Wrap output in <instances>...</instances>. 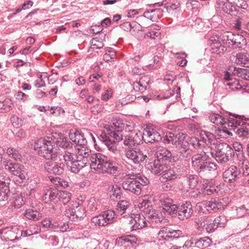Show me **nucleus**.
Instances as JSON below:
<instances>
[{
  "instance_id": "nucleus-1",
  "label": "nucleus",
  "mask_w": 249,
  "mask_h": 249,
  "mask_svg": "<svg viewBox=\"0 0 249 249\" xmlns=\"http://www.w3.org/2000/svg\"><path fill=\"white\" fill-rule=\"evenodd\" d=\"M87 164L90 165L92 172L114 175L119 168L113 164L107 157L101 153L92 154L90 149L79 150L76 152V160L68 166L72 173H77Z\"/></svg>"
},
{
  "instance_id": "nucleus-2",
  "label": "nucleus",
  "mask_w": 249,
  "mask_h": 249,
  "mask_svg": "<svg viewBox=\"0 0 249 249\" xmlns=\"http://www.w3.org/2000/svg\"><path fill=\"white\" fill-rule=\"evenodd\" d=\"M127 124L123 123V121L119 118H113L112 120V124H106L104 128L107 133L102 132L98 138L107 147L108 150L115 153L117 151V144L114 141H111L109 136L113 138L117 142L124 140V144L126 147L125 148H132L135 146V142L132 136L128 134H124L123 130Z\"/></svg>"
},
{
  "instance_id": "nucleus-3",
  "label": "nucleus",
  "mask_w": 249,
  "mask_h": 249,
  "mask_svg": "<svg viewBox=\"0 0 249 249\" xmlns=\"http://www.w3.org/2000/svg\"><path fill=\"white\" fill-rule=\"evenodd\" d=\"M235 118H226L217 113H213L209 116L210 121L218 126H220L223 131L229 135L231 133L228 128H237L236 133L239 137H247L249 135V119L243 120L240 116H234Z\"/></svg>"
},
{
  "instance_id": "nucleus-4",
  "label": "nucleus",
  "mask_w": 249,
  "mask_h": 249,
  "mask_svg": "<svg viewBox=\"0 0 249 249\" xmlns=\"http://www.w3.org/2000/svg\"><path fill=\"white\" fill-rule=\"evenodd\" d=\"M34 149L38 155L47 159H54L57 158V152H55L51 141L40 139L36 141L34 145Z\"/></svg>"
},
{
  "instance_id": "nucleus-5",
  "label": "nucleus",
  "mask_w": 249,
  "mask_h": 249,
  "mask_svg": "<svg viewBox=\"0 0 249 249\" xmlns=\"http://www.w3.org/2000/svg\"><path fill=\"white\" fill-rule=\"evenodd\" d=\"M3 163L5 170L19 178L20 180H16V184L20 185L26 178L27 173L24 166L19 163L10 162L9 160H4Z\"/></svg>"
},
{
  "instance_id": "nucleus-6",
  "label": "nucleus",
  "mask_w": 249,
  "mask_h": 249,
  "mask_svg": "<svg viewBox=\"0 0 249 249\" xmlns=\"http://www.w3.org/2000/svg\"><path fill=\"white\" fill-rule=\"evenodd\" d=\"M169 144L176 146V151L179 154L180 157L185 158V160L189 159L192 154V151L190 148L189 143L185 138H178L177 136L173 137Z\"/></svg>"
},
{
  "instance_id": "nucleus-7",
  "label": "nucleus",
  "mask_w": 249,
  "mask_h": 249,
  "mask_svg": "<svg viewBox=\"0 0 249 249\" xmlns=\"http://www.w3.org/2000/svg\"><path fill=\"white\" fill-rule=\"evenodd\" d=\"M220 38L224 43L231 45L235 49H243L247 44L245 37L239 34L224 32L221 35Z\"/></svg>"
},
{
  "instance_id": "nucleus-8",
  "label": "nucleus",
  "mask_w": 249,
  "mask_h": 249,
  "mask_svg": "<svg viewBox=\"0 0 249 249\" xmlns=\"http://www.w3.org/2000/svg\"><path fill=\"white\" fill-rule=\"evenodd\" d=\"M138 175L133 173L125 174L124 178L129 180L124 181L122 183V187L124 189L129 191L131 193L140 195L142 192V188H140V184L137 182L136 179Z\"/></svg>"
},
{
  "instance_id": "nucleus-9",
  "label": "nucleus",
  "mask_w": 249,
  "mask_h": 249,
  "mask_svg": "<svg viewBox=\"0 0 249 249\" xmlns=\"http://www.w3.org/2000/svg\"><path fill=\"white\" fill-rule=\"evenodd\" d=\"M115 220V212L111 210L104 211L102 213L93 217L91 221L96 226H105L112 223Z\"/></svg>"
},
{
  "instance_id": "nucleus-10",
  "label": "nucleus",
  "mask_w": 249,
  "mask_h": 249,
  "mask_svg": "<svg viewBox=\"0 0 249 249\" xmlns=\"http://www.w3.org/2000/svg\"><path fill=\"white\" fill-rule=\"evenodd\" d=\"M71 203L72 207L66 210L67 216L72 219L76 218L81 220L84 218L86 216V210L82 204L77 201H72Z\"/></svg>"
},
{
  "instance_id": "nucleus-11",
  "label": "nucleus",
  "mask_w": 249,
  "mask_h": 249,
  "mask_svg": "<svg viewBox=\"0 0 249 249\" xmlns=\"http://www.w3.org/2000/svg\"><path fill=\"white\" fill-rule=\"evenodd\" d=\"M69 137L70 140L76 144L77 152L81 149L83 150L89 149L87 146V141L83 134L78 131L71 130L69 133Z\"/></svg>"
},
{
  "instance_id": "nucleus-12",
  "label": "nucleus",
  "mask_w": 249,
  "mask_h": 249,
  "mask_svg": "<svg viewBox=\"0 0 249 249\" xmlns=\"http://www.w3.org/2000/svg\"><path fill=\"white\" fill-rule=\"evenodd\" d=\"M220 187L213 184V183L208 180H204L201 186V192H194L196 196L198 194H203L204 195H211L218 194L221 192ZM196 196L194 195V197Z\"/></svg>"
},
{
  "instance_id": "nucleus-13",
  "label": "nucleus",
  "mask_w": 249,
  "mask_h": 249,
  "mask_svg": "<svg viewBox=\"0 0 249 249\" xmlns=\"http://www.w3.org/2000/svg\"><path fill=\"white\" fill-rule=\"evenodd\" d=\"M125 156L130 161L134 163H139L142 162L146 157L142 152L135 148H125Z\"/></svg>"
},
{
  "instance_id": "nucleus-14",
  "label": "nucleus",
  "mask_w": 249,
  "mask_h": 249,
  "mask_svg": "<svg viewBox=\"0 0 249 249\" xmlns=\"http://www.w3.org/2000/svg\"><path fill=\"white\" fill-rule=\"evenodd\" d=\"M131 228L132 230L141 229L147 226L145 217L140 214L129 215L127 217Z\"/></svg>"
},
{
  "instance_id": "nucleus-15",
  "label": "nucleus",
  "mask_w": 249,
  "mask_h": 249,
  "mask_svg": "<svg viewBox=\"0 0 249 249\" xmlns=\"http://www.w3.org/2000/svg\"><path fill=\"white\" fill-rule=\"evenodd\" d=\"M56 160L57 158H55V160L53 159L51 160H49L44 164V168L48 173L55 175L62 174L64 169L61 165L64 164L63 162L58 163L55 161Z\"/></svg>"
},
{
  "instance_id": "nucleus-16",
  "label": "nucleus",
  "mask_w": 249,
  "mask_h": 249,
  "mask_svg": "<svg viewBox=\"0 0 249 249\" xmlns=\"http://www.w3.org/2000/svg\"><path fill=\"white\" fill-rule=\"evenodd\" d=\"M143 140L146 143H152L155 142H158L161 140L160 134L155 130L146 128L144 129L142 135Z\"/></svg>"
},
{
  "instance_id": "nucleus-17",
  "label": "nucleus",
  "mask_w": 249,
  "mask_h": 249,
  "mask_svg": "<svg viewBox=\"0 0 249 249\" xmlns=\"http://www.w3.org/2000/svg\"><path fill=\"white\" fill-rule=\"evenodd\" d=\"M178 218L180 220L187 219L191 216L193 213L192 206L190 202L182 203L178 209Z\"/></svg>"
},
{
  "instance_id": "nucleus-18",
  "label": "nucleus",
  "mask_w": 249,
  "mask_h": 249,
  "mask_svg": "<svg viewBox=\"0 0 249 249\" xmlns=\"http://www.w3.org/2000/svg\"><path fill=\"white\" fill-rule=\"evenodd\" d=\"M163 210L170 214L176 213L178 212V206L174 204L173 200L169 198H163L160 200Z\"/></svg>"
},
{
  "instance_id": "nucleus-19",
  "label": "nucleus",
  "mask_w": 249,
  "mask_h": 249,
  "mask_svg": "<svg viewBox=\"0 0 249 249\" xmlns=\"http://www.w3.org/2000/svg\"><path fill=\"white\" fill-rule=\"evenodd\" d=\"M150 78L148 76H142L139 81L133 84V89L136 92L143 93L148 87Z\"/></svg>"
},
{
  "instance_id": "nucleus-20",
  "label": "nucleus",
  "mask_w": 249,
  "mask_h": 249,
  "mask_svg": "<svg viewBox=\"0 0 249 249\" xmlns=\"http://www.w3.org/2000/svg\"><path fill=\"white\" fill-rule=\"evenodd\" d=\"M240 172L235 166H231L223 173V178L226 182H232L238 178Z\"/></svg>"
},
{
  "instance_id": "nucleus-21",
  "label": "nucleus",
  "mask_w": 249,
  "mask_h": 249,
  "mask_svg": "<svg viewBox=\"0 0 249 249\" xmlns=\"http://www.w3.org/2000/svg\"><path fill=\"white\" fill-rule=\"evenodd\" d=\"M156 155L158 159H160V160L162 161L164 160L165 161L168 160L170 162H172L178 159V157H172L171 153L169 150L162 147L158 148L156 151Z\"/></svg>"
},
{
  "instance_id": "nucleus-22",
  "label": "nucleus",
  "mask_w": 249,
  "mask_h": 249,
  "mask_svg": "<svg viewBox=\"0 0 249 249\" xmlns=\"http://www.w3.org/2000/svg\"><path fill=\"white\" fill-rule=\"evenodd\" d=\"M162 16V10L160 8H157L144 12L143 15L140 16L138 19H142L146 18L153 21H157Z\"/></svg>"
},
{
  "instance_id": "nucleus-23",
  "label": "nucleus",
  "mask_w": 249,
  "mask_h": 249,
  "mask_svg": "<svg viewBox=\"0 0 249 249\" xmlns=\"http://www.w3.org/2000/svg\"><path fill=\"white\" fill-rule=\"evenodd\" d=\"M237 65L249 68V54L247 53H238L233 56L232 59Z\"/></svg>"
},
{
  "instance_id": "nucleus-24",
  "label": "nucleus",
  "mask_w": 249,
  "mask_h": 249,
  "mask_svg": "<svg viewBox=\"0 0 249 249\" xmlns=\"http://www.w3.org/2000/svg\"><path fill=\"white\" fill-rule=\"evenodd\" d=\"M208 158V156L206 154L205 152H203V153L195 155L192 157V165L199 172L200 170V168L202 167Z\"/></svg>"
},
{
  "instance_id": "nucleus-25",
  "label": "nucleus",
  "mask_w": 249,
  "mask_h": 249,
  "mask_svg": "<svg viewBox=\"0 0 249 249\" xmlns=\"http://www.w3.org/2000/svg\"><path fill=\"white\" fill-rule=\"evenodd\" d=\"M151 172L156 175H161L164 169H167L166 163L164 164L160 159L155 160L149 163Z\"/></svg>"
},
{
  "instance_id": "nucleus-26",
  "label": "nucleus",
  "mask_w": 249,
  "mask_h": 249,
  "mask_svg": "<svg viewBox=\"0 0 249 249\" xmlns=\"http://www.w3.org/2000/svg\"><path fill=\"white\" fill-rule=\"evenodd\" d=\"M0 238L5 241H14L17 238L15 232L9 228H5L0 230Z\"/></svg>"
},
{
  "instance_id": "nucleus-27",
  "label": "nucleus",
  "mask_w": 249,
  "mask_h": 249,
  "mask_svg": "<svg viewBox=\"0 0 249 249\" xmlns=\"http://www.w3.org/2000/svg\"><path fill=\"white\" fill-rule=\"evenodd\" d=\"M57 157L61 160L62 159L64 160L65 163L67 165H70L72 161L76 160V154L74 155L68 151H64L62 153H57Z\"/></svg>"
},
{
  "instance_id": "nucleus-28",
  "label": "nucleus",
  "mask_w": 249,
  "mask_h": 249,
  "mask_svg": "<svg viewBox=\"0 0 249 249\" xmlns=\"http://www.w3.org/2000/svg\"><path fill=\"white\" fill-rule=\"evenodd\" d=\"M58 191L56 189H50L44 191L42 196V199L45 203H48L53 201L57 198Z\"/></svg>"
},
{
  "instance_id": "nucleus-29",
  "label": "nucleus",
  "mask_w": 249,
  "mask_h": 249,
  "mask_svg": "<svg viewBox=\"0 0 249 249\" xmlns=\"http://www.w3.org/2000/svg\"><path fill=\"white\" fill-rule=\"evenodd\" d=\"M160 27L158 25H152L149 27L148 32L146 36L153 39H158L160 38Z\"/></svg>"
},
{
  "instance_id": "nucleus-30",
  "label": "nucleus",
  "mask_w": 249,
  "mask_h": 249,
  "mask_svg": "<svg viewBox=\"0 0 249 249\" xmlns=\"http://www.w3.org/2000/svg\"><path fill=\"white\" fill-rule=\"evenodd\" d=\"M220 147V145H219L216 149L215 153H213L212 152L211 155L218 162L226 163L229 161L228 156L224 152L221 150Z\"/></svg>"
},
{
  "instance_id": "nucleus-31",
  "label": "nucleus",
  "mask_w": 249,
  "mask_h": 249,
  "mask_svg": "<svg viewBox=\"0 0 249 249\" xmlns=\"http://www.w3.org/2000/svg\"><path fill=\"white\" fill-rule=\"evenodd\" d=\"M9 192V188L7 183L4 181L0 180V201L8 199Z\"/></svg>"
},
{
  "instance_id": "nucleus-32",
  "label": "nucleus",
  "mask_w": 249,
  "mask_h": 249,
  "mask_svg": "<svg viewBox=\"0 0 249 249\" xmlns=\"http://www.w3.org/2000/svg\"><path fill=\"white\" fill-rule=\"evenodd\" d=\"M208 206V213L216 212L223 208V205L219 200L212 199L207 201Z\"/></svg>"
},
{
  "instance_id": "nucleus-33",
  "label": "nucleus",
  "mask_w": 249,
  "mask_h": 249,
  "mask_svg": "<svg viewBox=\"0 0 249 249\" xmlns=\"http://www.w3.org/2000/svg\"><path fill=\"white\" fill-rule=\"evenodd\" d=\"M200 169L199 171L200 173H210V172L214 171L217 169V165L215 163L210 161L207 159L204 164Z\"/></svg>"
},
{
  "instance_id": "nucleus-34",
  "label": "nucleus",
  "mask_w": 249,
  "mask_h": 249,
  "mask_svg": "<svg viewBox=\"0 0 249 249\" xmlns=\"http://www.w3.org/2000/svg\"><path fill=\"white\" fill-rule=\"evenodd\" d=\"M203 219L204 221L203 222L200 221V226L205 229L207 232H213L217 229L213 221L212 223H210L211 221L207 219V218H204Z\"/></svg>"
},
{
  "instance_id": "nucleus-35",
  "label": "nucleus",
  "mask_w": 249,
  "mask_h": 249,
  "mask_svg": "<svg viewBox=\"0 0 249 249\" xmlns=\"http://www.w3.org/2000/svg\"><path fill=\"white\" fill-rule=\"evenodd\" d=\"M24 215L27 218L34 221L39 219L41 217V214L39 212L33 209L27 210L24 213Z\"/></svg>"
},
{
  "instance_id": "nucleus-36",
  "label": "nucleus",
  "mask_w": 249,
  "mask_h": 249,
  "mask_svg": "<svg viewBox=\"0 0 249 249\" xmlns=\"http://www.w3.org/2000/svg\"><path fill=\"white\" fill-rule=\"evenodd\" d=\"M201 136L204 142L206 144H215L216 141L215 136L211 132L204 131L201 132Z\"/></svg>"
},
{
  "instance_id": "nucleus-37",
  "label": "nucleus",
  "mask_w": 249,
  "mask_h": 249,
  "mask_svg": "<svg viewBox=\"0 0 249 249\" xmlns=\"http://www.w3.org/2000/svg\"><path fill=\"white\" fill-rule=\"evenodd\" d=\"M6 153L8 156L15 160H20L22 158L21 153L18 150L14 147L8 148Z\"/></svg>"
},
{
  "instance_id": "nucleus-38",
  "label": "nucleus",
  "mask_w": 249,
  "mask_h": 249,
  "mask_svg": "<svg viewBox=\"0 0 249 249\" xmlns=\"http://www.w3.org/2000/svg\"><path fill=\"white\" fill-rule=\"evenodd\" d=\"M71 198V193L65 191H58L57 198L59 201L62 202L64 205L70 202Z\"/></svg>"
},
{
  "instance_id": "nucleus-39",
  "label": "nucleus",
  "mask_w": 249,
  "mask_h": 249,
  "mask_svg": "<svg viewBox=\"0 0 249 249\" xmlns=\"http://www.w3.org/2000/svg\"><path fill=\"white\" fill-rule=\"evenodd\" d=\"M247 17L244 14L240 15L237 18L234 20L232 22L233 27L236 30L241 29V26L243 23H246L248 22L246 20Z\"/></svg>"
},
{
  "instance_id": "nucleus-40",
  "label": "nucleus",
  "mask_w": 249,
  "mask_h": 249,
  "mask_svg": "<svg viewBox=\"0 0 249 249\" xmlns=\"http://www.w3.org/2000/svg\"><path fill=\"white\" fill-rule=\"evenodd\" d=\"M170 228L164 227L160 229L158 232L157 238L160 241H168L169 237Z\"/></svg>"
},
{
  "instance_id": "nucleus-41",
  "label": "nucleus",
  "mask_w": 249,
  "mask_h": 249,
  "mask_svg": "<svg viewBox=\"0 0 249 249\" xmlns=\"http://www.w3.org/2000/svg\"><path fill=\"white\" fill-rule=\"evenodd\" d=\"M211 239L208 237H201L197 239L195 242V246L198 248H207L209 246L211 243Z\"/></svg>"
},
{
  "instance_id": "nucleus-42",
  "label": "nucleus",
  "mask_w": 249,
  "mask_h": 249,
  "mask_svg": "<svg viewBox=\"0 0 249 249\" xmlns=\"http://www.w3.org/2000/svg\"><path fill=\"white\" fill-rule=\"evenodd\" d=\"M185 181L190 189H193L197 186L198 178L194 175H189L186 177Z\"/></svg>"
},
{
  "instance_id": "nucleus-43",
  "label": "nucleus",
  "mask_w": 249,
  "mask_h": 249,
  "mask_svg": "<svg viewBox=\"0 0 249 249\" xmlns=\"http://www.w3.org/2000/svg\"><path fill=\"white\" fill-rule=\"evenodd\" d=\"M162 174V177L168 180H172L177 178V175L175 173V171L171 169H168V168L164 169Z\"/></svg>"
},
{
  "instance_id": "nucleus-44",
  "label": "nucleus",
  "mask_w": 249,
  "mask_h": 249,
  "mask_svg": "<svg viewBox=\"0 0 249 249\" xmlns=\"http://www.w3.org/2000/svg\"><path fill=\"white\" fill-rule=\"evenodd\" d=\"M211 49L213 53L218 54H224L227 51L226 48L221 43H216V44L212 45Z\"/></svg>"
},
{
  "instance_id": "nucleus-45",
  "label": "nucleus",
  "mask_w": 249,
  "mask_h": 249,
  "mask_svg": "<svg viewBox=\"0 0 249 249\" xmlns=\"http://www.w3.org/2000/svg\"><path fill=\"white\" fill-rule=\"evenodd\" d=\"M129 206V203L126 200L120 201L117 205V210L120 214H123Z\"/></svg>"
},
{
  "instance_id": "nucleus-46",
  "label": "nucleus",
  "mask_w": 249,
  "mask_h": 249,
  "mask_svg": "<svg viewBox=\"0 0 249 249\" xmlns=\"http://www.w3.org/2000/svg\"><path fill=\"white\" fill-rule=\"evenodd\" d=\"M227 221L228 220L224 215H219L215 218L213 220L217 228L218 227H224Z\"/></svg>"
},
{
  "instance_id": "nucleus-47",
  "label": "nucleus",
  "mask_w": 249,
  "mask_h": 249,
  "mask_svg": "<svg viewBox=\"0 0 249 249\" xmlns=\"http://www.w3.org/2000/svg\"><path fill=\"white\" fill-rule=\"evenodd\" d=\"M138 202V207L142 211H146L151 204V202L148 201L146 198L145 199L140 198Z\"/></svg>"
},
{
  "instance_id": "nucleus-48",
  "label": "nucleus",
  "mask_w": 249,
  "mask_h": 249,
  "mask_svg": "<svg viewBox=\"0 0 249 249\" xmlns=\"http://www.w3.org/2000/svg\"><path fill=\"white\" fill-rule=\"evenodd\" d=\"M207 201H203L196 204V208L197 211L200 213H208V206Z\"/></svg>"
},
{
  "instance_id": "nucleus-49",
  "label": "nucleus",
  "mask_w": 249,
  "mask_h": 249,
  "mask_svg": "<svg viewBox=\"0 0 249 249\" xmlns=\"http://www.w3.org/2000/svg\"><path fill=\"white\" fill-rule=\"evenodd\" d=\"M236 73L239 77L249 81V70L246 69L238 68Z\"/></svg>"
},
{
  "instance_id": "nucleus-50",
  "label": "nucleus",
  "mask_w": 249,
  "mask_h": 249,
  "mask_svg": "<svg viewBox=\"0 0 249 249\" xmlns=\"http://www.w3.org/2000/svg\"><path fill=\"white\" fill-rule=\"evenodd\" d=\"M58 145L64 149H69L71 147V144L65 137L59 138L57 141Z\"/></svg>"
},
{
  "instance_id": "nucleus-51",
  "label": "nucleus",
  "mask_w": 249,
  "mask_h": 249,
  "mask_svg": "<svg viewBox=\"0 0 249 249\" xmlns=\"http://www.w3.org/2000/svg\"><path fill=\"white\" fill-rule=\"evenodd\" d=\"M236 162L239 166L248 164V160L246 159L242 151L236 154Z\"/></svg>"
},
{
  "instance_id": "nucleus-52",
  "label": "nucleus",
  "mask_w": 249,
  "mask_h": 249,
  "mask_svg": "<svg viewBox=\"0 0 249 249\" xmlns=\"http://www.w3.org/2000/svg\"><path fill=\"white\" fill-rule=\"evenodd\" d=\"M100 206V202L98 200H96L94 198H91L89 200L88 203V208L91 212H94Z\"/></svg>"
},
{
  "instance_id": "nucleus-53",
  "label": "nucleus",
  "mask_w": 249,
  "mask_h": 249,
  "mask_svg": "<svg viewBox=\"0 0 249 249\" xmlns=\"http://www.w3.org/2000/svg\"><path fill=\"white\" fill-rule=\"evenodd\" d=\"M142 26L140 25L139 23L133 22L131 23V34L133 36H135L136 33H137L139 31H143L142 30Z\"/></svg>"
},
{
  "instance_id": "nucleus-54",
  "label": "nucleus",
  "mask_w": 249,
  "mask_h": 249,
  "mask_svg": "<svg viewBox=\"0 0 249 249\" xmlns=\"http://www.w3.org/2000/svg\"><path fill=\"white\" fill-rule=\"evenodd\" d=\"M181 234L182 232L180 230H174L170 229L169 241L178 238Z\"/></svg>"
},
{
  "instance_id": "nucleus-55",
  "label": "nucleus",
  "mask_w": 249,
  "mask_h": 249,
  "mask_svg": "<svg viewBox=\"0 0 249 249\" xmlns=\"http://www.w3.org/2000/svg\"><path fill=\"white\" fill-rule=\"evenodd\" d=\"M115 52L114 51L109 49L106 51V53L104 55V59L107 62L115 58Z\"/></svg>"
},
{
  "instance_id": "nucleus-56",
  "label": "nucleus",
  "mask_w": 249,
  "mask_h": 249,
  "mask_svg": "<svg viewBox=\"0 0 249 249\" xmlns=\"http://www.w3.org/2000/svg\"><path fill=\"white\" fill-rule=\"evenodd\" d=\"M13 106L12 101L10 99H6L4 101L3 106L1 108L6 111H8Z\"/></svg>"
},
{
  "instance_id": "nucleus-57",
  "label": "nucleus",
  "mask_w": 249,
  "mask_h": 249,
  "mask_svg": "<svg viewBox=\"0 0 249 249\" xmlns=\"http://www.w3.org/2000/svg\"><path fill=\"white\" fill-rule=\"evenodd\" d=\"M248 210L242 206L236 209V215L238 217H242L248 213Z\"/></svg>"
},
{
  "instance_id": "nucleus-58",
  "label": "nucleus",
  "mask_w": 249,
  "mask_h": 249,
  "mask_svg": "<svg viewBox=\"0 0 249 249\" xmlns=\"http://www.w3.org/2000/svg\"><path fill=\"white\" fill-rule=\"evenodd\" d=\"M112 190L113 191L112 196H115L116 198H120L122 195L121 188L118 187L117 185H115L112 186Z\"/></svg>"
},
{
  "instance_id": "nucleus-59",
  "label": "nucleus",
  "mask_w": 249,
  "mask_h": 249,
  "mask_svg": "<svg viewBox=\"0 0 249 249\" xmlns=\"http://www.w3.org/2000/svg\"><path fill=\"white\" fill-rule=\"evenodd\" d=\"M229 85L231 89L233 90H240L243 89L242 86L237 81L232 83H230Z\"/></svg>"
},
{
  "instance_id": "nucleus-60",
  "label": "nucleus",
  "mask_w": 249,
  "mask_h": 249,
  "mask_svg": "<svg viewBox=\"0 0 249 249\" xmlns=\"http://www.w3.org/2000/svg\"><path fill=\"white\" fill-rule=\"evenodd\" d=\"M91 48L94 49H100L103 47V44L102 42H99L97 38H93L91 41Z\"/></svg>"
},
{
  "instance_id": "nucleus-61",
  "label": "nucleus",
  "mask_w": 249,
  "mask_h": 249,
  "mask_svg": "<svg viewBox=\"0 0 249 249\" xmlns=\"http://www.w3.org/2000/svg\"><path fill=\"white\" fill-rule=\"evenodd\" d=\"M222 6L221 7V9L222 10L226 13L230 14L232 11L231 3L228 2L224 3L222 2Z\"/></svg>"
},
{
  "instance_id": "nucleus-62",
  "label": "nucleus",
  "mask_w": 249,
  "mask_h": 249,
  "mask_svg": "<svg viewBox=\"0 0 249 249\" xmlns=\"http://www.w3.org/2000/svg\"><path fill=\"white\" fill-rule=\"evenodd\" d=\"M233 1L236 4L237 6L244 9H246L248 7L247 2L244 0H233Z\"/></svg>"
},
{
  "instance_id": "nucleus-63",
  "label": "nucleus",
  "mask_w": 249,
  "mask_h": 249,
  "mask_svg": "<svg viewBox=\"0 0 249 249\" xmlns=\"http://www.w3.org/2000/svg\"><path fill=\"white\" fill-rule=\"evenodd\" d=\"M11 122H12L13 125L16 127H19V125H21V120L16 115H13L11 118Z\"/></svg>"
},
{
  "instance_id": "nucleus-64",
  "label": "nucleus",
  "mask_w": 249,
  "mask_h": 249,
  "mask_svg": "<svg viewBox=\"0 0 249 249\" xmlns=\"http://www.w3.org/2000/svg\"><path fill=\"white\" fill-rule=\"evenodd\" d=\"M195 28L198 30H201L203 29L204 24L200 19H196L195 21Z\"/></svg>"
}]
</instances>
